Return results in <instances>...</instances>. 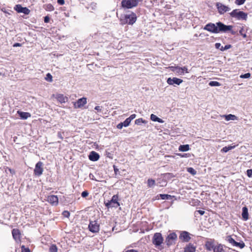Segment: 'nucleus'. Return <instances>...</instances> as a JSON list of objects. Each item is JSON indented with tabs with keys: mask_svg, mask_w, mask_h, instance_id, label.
Returning <instances> with one entry per match:
<instances>
[{
	"mask_svg": "<svg viewBox=\"0 0 252 252\" xmlns=\"http://www.w3.org/2000/svg\"><path fill=\"white\" fill-rule=\"evenodd\" d=\"M58 134L59 137H60L62 139H63V137H62V134L60 132H59Z\"/></svg>",
	"mask_w": 252,
	"mask_h": 252,
	"instance_id": "obj_59",
	"label": "nucleus"
},
{
	"mask_svg": "<svg viewBox=\"0 0 252 252\" xmlns=\"http://www.w3.org/2000/svg\"><path fill=\"white\" fill-rule=\"evenodd\" d=\"M150 118L153 121L163 123V121L161 119L158 118L156 115L153 114L151 115Z\"/></svg>",
	"mask_w": 252,
	"mask_h": 252,
	"instance_id": "obj_25",
	"label": "nucleus"
},
{
	"mask_svg": "<svg viewBox=\"0 0 252 252\" xmlns=\"http://www.w3.org/2000/svg\"><path fill=\"white\" fill-rule=\"evenodd\" d=\"M214 252H224L223 246L220 244L214 247Z\"/></svg>",
	"mask_w": 252,
	"mask_h": 252,
	"instance_id": "obj_26",
	"label": "nucleus"
},
{
	"mask_svg": "<svg viewBox=\"0 0 252 252\" xmlns=\"http://www.w3.org/2000/svg\"><path fill=\"white\" fill-rule=\"evenodd\" d=\"M49 8L51 10H53V6L51 5H49Z\"/></svg>",
	"mask_w": 252,
	"mask_h": 252,
	"instance_id": "obj_61",
	"label": "nucleus"
},
{
	"mask_svg": "<svg viewBox=\"0 0 252 252\" xmlns=\"http://www.w3.org/2000/svg\"><path fill=\"white\" fill-rule=\"evenodd\" d=\"M220 44L219 43H217L215 44V47L217 48V49H219L220 46Z\"/></svg>",
	"mask_w": 252,
	"mask_h": 252,
	"instance_id": "obj_52",
	"label": "nucleus"
},
{
	"mask_svg": "<svg viewBox=\"0 0 252 252\" xmlns=\"http://www.w3.org/2000/svg\"><path fill=\"white\" fill-rule=\"evenodd\" d=\"M196 250V248L193 245L191 244H189L187 246L184 248L185 252H195Z\"/></svg>",
	"mask_w": 252,
	"mask_h": 252,
	"instance_id": "obj_20",
	"label": "nucleus"
},
{
	"mask_svg": "<svg viewBox=\"0 0 252 252\" xmlns=\"http://www.w3.org/2000/svg\"><path fill=\"white\" fill-rule=\"evenodd\" d=\"M222 117H224L226 121H228L230 120H238V118L237 116H236L232 114H229V115H224L222 116H221Z\"/></svg>",
	"mask_w": 252,
	"mask_h": 252,
	"instance_id": "obj_21",
	"label": "nucleus"
},
{
	"mask_svg": "<svg viewBox=\"0 0 252 252\" xmlns=\"http://www.w3.org/2000/svg\"><path fill=\"white\" fill-rule=\"evenodd\" d=\"M231 29H232V28ZM228 31H230V32L231 33V34H233V35H234V34H235L236 33V32H237L234 31H233V30H229Z\"/></svg>",
	"mask_w": 252,
	"mask_h": 252,
	"instance_id": "obj_54",
	"label": "nucleus"
},
{
	"mask_svg": "<svg viewBox=\"0 0 252 252\" xmlns=\"http://www.w3.org/2000/svg\"><path fill=\"white\" fill-rule=\"evenodd\" d=\"M87 103V98L86 97H82L74 103V107L75 108H81L86 104Z\"/></svg>",
	"mask_w": 252,
	"mask_h": 252,
	"instance_id": "obj_11",
	"label": "nucleus"
},
{
	"mask_svg": "<svg viewBox=\"0 0 252 252\" xmlns=\"http://www.w3.org/2000/svg\"><path fill=\"white\" fill-rule=\"evenodd\" d=\"M12 234L15 240H18L20 239V233L18 229H13L12 231Z\"/></svg>",
	"mask_w": 252,
	"mask_h": 252,
	"instance_id": "obj_23",
	"label": "nucleus"
},
{
	"mask_svg": "<svg viewBox=\"0 0 252 252\" xmlns=\"http://www.w3.org/2000/svg\"><path fill=\"white\" fill-rule=\"evenodd\" d=\"M46 80L49 82H52V76L50 73H47L46 75V76L45 77Z\"/></svg>",
	"mask_w": 252,
	"mask_h": 252,
	"instance_id": "obj_39",
	"label": "nucleus"
},
{
	"mask_svg": "<svg viewBox=\"0 0 252 252\" xmlns=\"http://www.w3.org/2000/svg\"><path fill=\"white\" fill-rule=\"evenodd\" d=\"M7 169L8 170V171L10 172V173L13 175V174H15V171L13 169H11V168H7Z\"/></svg>",
	"mask_w": 252,
	"mask_h": 252,
	"instance_id": "obj_50",
	"label": "nucleus"
},
{
	"mask_svg": "<svg viewBox=\"0 0 252 252\" xmlns=\"http://www.w3.org/2000/svg\"><path fill=\"white\" fill-rule=\"evenodd\" d=\"M135 117H136V115L135 114H132L129 117H128V119L130 120V121H131Z\"/></svg>",
	"mask_w": 252,
	"mask_h": 252,
	"instance_id": "obj_48",
	"label": "nucleus"
},
{
	"mask_svg": "<svg viewBox=\"0 0 252 252\" xmlns=\"http://www.w3.org/2000/svg\"><path fill=\"white\" fill-rule=\"evenodd\" d=\"M52 96L57 99L61 103H65L68 100V97L64 96L63 94H54L52 95Z\"/></svg>",
	"mask_w": 252,
	"mask_h": 252,
	"instance_id": "obj_16",
	"label": "nucleus"
},
{
	"mask_svg": "<svg viewBox=\"0 0 252 252\" xmlns=\"http://www.w3.org/2000/svg\"><path fill=\"white\" fill-rule=\"evenodd\" d=\"M90 160L92 161H97L99 158V155L94 151H92L89 156Z\"/></svg>",
	"mask_w": 252,
	"mask_h": 252,
	"instance_id": "obj_18",
	"label": "nucleus"
},
{
	"mask_svg": "<svg viewBox=\"0 0 252 252\" xmlns=\"http://www.w3.org/2000/svg\"><path fill=\"white\" fill-rule=\"evenodd\" d=\"M179 238L183 241L188 242L190 239L189 234L187 231H183L180 236Z\"/></svg>",
	"mask_w": 252,
	"mask_h": 252,
	"instance_id": "obj_17",
	"label": "nucleus"
},
{
	"mask_svg": "<svg viewBox=\"0 0 252 252\" xmlns=\"http://www.w3.org/2000/svg\"><path fill=\"white\" fill-rule=\"evenodd\" d=\"M169 68L171 71L174 72L177 75H182L184 74V73H188V70L187 67L184 66L181 67L178 66H169Z\"/></svg>",
	"mask_w": 252,
	"mask_h": 252,
	"instance_id": "obj_5",
	"label": "nucleus"
},
{
	"mask_svg": "<svg viewBox=\"0 0 252 252\" xmlns=\"http://www.w3.org/2000/svg\"><path fill=\"white\" fill-rule=\"evenodd\" d=\"M183 82V80L176 77H174L173 78H168L167 80V83L170 85H173L174 84L179 85Z\"/></svg>",
	"mask_w": 252,
	"mask_h": 252,
	"instance_id": "obj_13",
	"label": "nucleus"
},
{
	"mask_svg": "<svg viewBox=\"0 0 252 252\" xmlns=\"http://www.w3.org/2000/svg\"><path fill=\"white\" fill-rule=\"evenodd\" d=\"M233 246L239 247L241 249H242V248H244V247L245 246V244L243 241H242L241 242H237L236 241H235V242Z\"/></svg>",
	"mask_w": 252,
	"mask_h": 252,
	"instance_id": "obj_28",
	"label": "nucleus"
},
{
	"mask_svg": "<svg viewBox=\"0 0 252 252\" xmlns=\"http://www.w3.org/2000/svg\"><path fill=\"white\" fill-rule=\"evenodd\" d=\"M89 194V193L87 191H84L81 193V196L83 197H87Z\"/></svg>",
	"mask_w": 252,
	"mask_h": 252,
	"instance_id": "obj_42",
	"label": "nucleus"
},
{
	"mask_svg": "<svg viewBox=\"0 0 252 252\" xmlns=\"http://www.w3.org/2000/svg\"><path fill=\"white\" fill-rule=\"evenodd\" d=\"M225 240L229 243H230L232 246L234 244L235 241L230 236H228L226 237Z\"/></svg>",
	"mask_w": 252,
	"mask_h": 252,
	"instance_id": "obj_31",
	"label": "nucleus"
},
{
	"mask_svg": "<svg viewBox=\"0 0 252 252\" xmlns=\"http://www.w3.org/2000/svg\"><path fill=\"white\" fill-rule=\"evenodd\" d=\"M58 3L60 5H63L64 3V0H58Z\"/></svg>",
	"mask_w": 252,
	"mask_h": 252,
	"instance_id": "obj_49",
	"label": "nucleus"
},
{
	"mask_svg": "<svg viewBox=\"0 0 252 252\" xmlns=\"http://www.w3.org/2000/svg\"><path fill=\"white\" fill-rule=\"evenodd\" d=\"M242 218L245 220H247L249 219L248 209L246 207L242 208Z\"/></svg>",
	"mask_w": 252,
	"mask_h": 252,
	"instance_id": "obj_22",
	"label": "nucleus"
},
{
	"mask_svg": "<svg viewBox=\"0 0 252 252\" xmlns=\"http://www.w3.org/2000/svg\"><path fill=\"white\" fill-rule=\"evenodd\" d=\"M247 174L248 177H252V169H248L247 171Z\"/></svg>",
	"mask_w": 252,
	"mask_h": 252,
	"instance_id": "obj_43",
	"label": "nucleus"
},
{
	"mask_svg": "<svg viewBox=\"0 0 252 252\" xmlns=\"http://www.w3.org/2000/svg\"><path fill=\"white\" fill-rule=\"evenodd\" d=\"M243 31H244V27H242L241 28V29L239 31V33L240 34H242V33H243Z\"/></svg>",
	"mask_w": 252,
	"mask_h": 252,
	"instance_id": "obj_53",
	"label": "nucleus"
},
{
	"mask_svg": "<svg viewBox=\"0 0 252 252\" xmlns=\"http://www.w3.org/2000/svg\"><path fill=\"white\" fill-rule=\"evenodd\" d=\"M118 198L119 196L118 195H113L111 200L105 203V206L107 208H117L120 206V204L118 202Z\"/></svg>",
	"mask_w": 252,
	"mask_h": 252,
	"instance_id": "obj_6",
	"label": "nucleus"
},
{
	"mask_svg": "<svg viewBox=\"0 0 252 252\" xmlns=\"http://www.w3.org/2000/svg\"><path fill=\"white\" fill-rule=\"evenodd\" d=\"M1 73L0 72V75H1Z\"/></svg>",
	"mask_w": 252,
	"mask_h": 252,
	"instance_id": "obj_62",
	"label": "nucleus"
},
{
	"mask_svg": "<svg viewBox=\"0 0 252 252\" xmlns=\"http://www.w3.org/2000/svg\"><path fill=\"white\" fill-rule=\"evenodd\" d=\"M63 215L65 217H68L70 215V213L68 211H64L63 213Z\"/></svg>",
	"mask_w": 252,
	"mask_h": 252,
	"instance_id": "obj_44",
	"label": "nucleus"
},
{
	"mask_svg": "<svg viewBox=\"0 0 252 252\" xmlns=\"http://www.w3.org/2000/svg\"><path fill=\"white\" fill-rule=\"evenodd\" d=\"M159 195L161 197V198L162 199H163V200H164V199H171L173 197H174V196H171L170 195L164 194H160Z\"/></svg>",
	"mask_w": 252,
	"mask_h": 252,
	"instance_id": "obj_29",
	"label": "nucleus"
},
{
	"mask_svg": "<svg viewBox=\"0 0 252 252\" xmlns=\"http://www.w3.org/2000/svg\"><path fill=\"white\" fill-rule=\"evenodd\" d=\"M141 123L147 124V121L143 120L142 118H139V119H136L135 121V124L137 125H140Z\"/></svg>",
	"mask_w": 252,
	"mask_h": 252,
	"instance_id": "obj_30",
	"label": "nucleus"
},
{
	"mask_svg": "<svg viewBox=\"0 0 252 252\" xmlns=\"http://www.w3.org/2000/svg\"><path fill=\"white\" fill-rule=\"evenodd\" d=\"M21 44L19 43H16L13 45L14 47L21 46Z\"/></svg>",
	"mask_w": 252,
	"mask_h": 252,
	"instance_id": "obj_56",
	"label": "nucleus"
},
{
	"mask_svg": "<svg viewBox=\"0 0 252 252\" xmlns=\"http://www.w3.org/2000/svg\"><path fill=\"white\" fill-rule=\"evenodd\" d=\"M50 252H57L58 249L55 245H52L49 249Z\"/></svg>",
	"mask_w": 252,
	"mask_h": 252,
	"instance_id": "obj_34",
	"label": "nucleus"
},
{
	"mask_svg": "<svg viewBox=\"0 0 252 252\" xmlns=\"http://www.w3.org/2000/svg\"><path fill=\"white\" fill-rule=\"evenodd\" d=\"M163 238L159 233H156L154 234L153 239V243L156 246L160 245L163 242Z\"/></svg>",
	"mask_w": 252,
	"mask_h": 252,
	"instance_id": "obj_8",
	"label": "nucleus"
},
{
	"mask_svg": "<svg viewBox=\"0 0 252 252\" xmlns=\"http://www.w3.org/2000/svg\"><path fill=\"white\" fill-rule=\"evenodd\" d=\"M155 185V181L153 179L148 180V186L149 187H152Z\"/></svg>",
	"mask_w": 252,
	"mask_h": 252,
	"instance_id": "obj_35",
	"label": "nucleus"
},
{
	"mask_svg": "<svg viewBox=\"0 0 252 252\" xmlns=\"http://www.w3.org/2000/svg\"><path fill=\"white\" fill-rule=\"evenodd\" d=\"M245 1L246 0H236L235 3L237 5H240L243 4Z\"/></svg>",
	"mask_w": 252,
	"mask_h": 252,
	"instance_id": "obj_40",
	"label": "nucleus"
},
{
	"mask_svg": "<svg viewBox=\"0 0 252 252\" xmlns=\"http://www.w3.org/2000/svg\"><path fill=\"white\" fill-rule=\"evenodd\" d=\"M22 252H31L29 248H26L24 246L21 247Z\"/></svg>",
	"mask_w": 252,
	"mask_h": 252,
	"instance_id": "obj_41",
	"label": "nucleus"
},
{
	"mask_svg": "<svg viewBox=\"0 0 252 252\" xmlns=\"http://www.w3.org/2000/svg\"><path fill=\"white\" fill-rule=\"evenodd\" d=\"M230 16L237 20L246 21L248 18V14L239 9H236L233 10L229 13Z\"/></svg>",
	"mask_w": 252,
	"mask_h": 252,
	"instance_id": "obj_3",
	"label": "nucleus"
},
{
	"mask_svg": "<svg viewBox=\"0 0 252 252\" xmlns=\"http://www.w3.org/2000/svg\"><path fill=\"white\" fill-rule=\"evenodd\" d=\"M177 238V235L175 233L169 234L166 239V242L167 245H172L174 241L176 240Z\"/></svg>",
	"mask_w": 252,
	"mask_h": 252,
	"instance_id": "obj_14",
	"label": "nucleus"
},
{
	"mask_svg": "<svg viewBox=\"0 0 252 252\" xmlns=\"http://www.w3.org/2000/svg\"><path fill=\"white\" fill-rule=\"evenodd\" d=\"M17 113L19 114L21 118L24 120L27 119L28 118H30L31 116V114L28 112H24L18 111Z\"/></svg>",
	"mask_w": 252,
	"mask_h": 252,
	"instance_id": "obj_19",
	"label": "nucleus"
},
{
	"mask_svg": "<svg viewBox=\"0 0 252 252\" xmlns=\"http://www.w3.org/2000/svg\"><path fill=\"white\" fill-rule=\"evenodd\" d=\"M88 227L89 230L93 233L97 232L99 230V225L95 220L91 221Z\"/></svg>",
	"mask_w": 252,
	"mask_h": 252,
	"instance_id": "obj_10",
	"label": "nucleus"
},
{
	"mask_svg": "<svg viewBox=\"0 0 252 252\" xmlns=\"http://www.w3.org/2000/svg\"><path fill=\"white\" fill-rule=\"evenodd\" d=\"M209 85L210 86H220V84L217 81H212L209 82Z\"/></svg>",
	"mask_w": 252,
	"mask_h": 252,
	"instance_id": "obj_33",
	"label": "nucleus"
},
{
	"mask_svg": "<svg viewBox=\"0 0 252 252\" xmlns=\"http://www.w3.org/2000/svg\"><path fill=\"white\" fill-rule=\"evenodd\" d=\"M189 150V146L188 144L181 145L179 147V150L181 152H186Z\"/></svg>",
	"mask_w": 252,
	"mask_h": 252,
	"instance_id": "obj_24",
	"label": "nucleus"
},
{
	"mask_svg": "<svg viewBox=\"0 0 252 252\" xmlns=\"http://www.w3.org/2000/svg\"><path fill=\"white\" fill-rule=\"evenodd\" d=\"M216 7L218 10V12L220 14H222L227 11L230 10V8L221 3L217 2L216 3Z\"/></svg>",
	"mask_w": 252,
	"mask_h": 252,
	"instance_id": "obj_7",
	"label": "nucleus"
},
{
	"mask_svg": "<svg viewBox=\"0 0 252 252\" xmlns=\"http://www.w3.org/2000/svg\"><path fill=\"white\" fill-rule=\"evenodd\" d=\"M178 155L180 156L181 157H187V154H184V155H182L181 154H178Z\"/></svg>",
	"mask_w": 252,
	"mask_h": 252,
	"instance_id": "obj_55",
	"label": "nucleus"
},
{
	"mask_svg": "<svg viewBox=\"0 0 252 252\" xmlns=\"http://www.w3.org/2000/svg\"><path fill=\"white\" fill-rule=\"evenodd\" d=\"M187 171L192 175L196 174V171L192 167L188 168Z\"/></svg>",
	"mask_w": 252,
	"mask_h": 252,
	"instance_id": "obj_36",
	"label": "nucleus"
},
{
	"mask_svg": "<svg viewBox=\"0 0 252 252\" xmlns=\"http://www.w3.org/2000/svg\"><path fill=\"white\" fill-rule=\"evenodd\" d=\"M49 18L48 16H46L44 17V22L45 23H48L49 22Z\"/></svg>",
	"mask_w": 252,
	"mask_h": 252,
	"instance_id": "obj_51",
	"label": "nucleus"
},
{
	"mask_svg": "<svg viewBox=\"0 0 252 252\" xmlns=\"http://www.w3.org/2000/svg\"><path fill=\"white\" fill-rule=\"evenodd\" d=\"M95 110H97V111L101 112L102 109V106H96L94 108Z\"/></svg>",
	"mask_w": 252,
	"mask_h": 252,
	"instance_id": "obj_45",
	"label": "nucleus"
},
{
	"mask_svg": "<svg viewBox=\"0 0 252 252\" xmlns=\"http://www.w3.org/2000/svg\"><path fill=\"white\" fill-rule=\"evenodd\" d=\"M250 77H251V74L250 73H247L245 74H242L240 76V77L242 79L249 78Z\"/></svg>",
	"mask_w": 252,
	"mask_h": 252,
	"instance_id": "obj_38",
	"label": "nucleus"
},
{
	"mask_svg": "<svg viewBox=\"0 0 252 252\" xmlns=\"http://www.w3.org/2000/svg\"><path fill=\"white\" fill-rule=\"evenodd\" d=\"M241 35L243 36V37L244 38H246V37H247V35H246V33H242V34H241Z\"/></svg>",
	"mask_w": 252,
	"mask_h": 252,
	"instance_id": "obj_60",
	"label": "nucleus"
},
{
	"mask_svg": "<svg viewBox=\"0 0 252 252\" xmlns=\"http://www.w3.org/2000/svg\"><path fill=\"white\" fill-rule=\"evenodd\" d=\"M124 126L123 124V123H120L117 126V127L118 129H122Z\"/></svg>",
	"mask_w": 252,
	"mask_h": 252,
	"instance_id": "obj_47",
	"label": "nucleus"
},
{
	"mask_svg": "<svg viewBox=\"0 0 252 252\" xmlns=\"http://www.w3.org/2000/svg\"><path fill=\"white\" fill-rule=\"evenodd\" d=\"M236 146L235 145H234V146H228V147H223L221 150V152H223V153H226L228 151H229V150H231L232 149H233L235 148Z\"/></svg>",
	"mask_w": 252,
	"mask_h": 252,
	"instance_id": "obj_27",
	"label": "nucleus"
},
{
	"mask_svg": "<svg viewBox=\"0 0 252 252\" xmlns=\"http://www.w3.org/2000/svg\"><path fill=\"white\" fill-rule=\"evenodd\" d=\"M58 197L56 195H51L47 197V201L53 206L58 204Z\"/></svg>",
	"mask_w": 252,
	"mask_h": 252,
	"instance_id": "obj_15",
	"label": "nucleus"
},
{
	"mask_svg": "<svg viewBox=\"0 0 252 252\" xmlns=\"http://www.w3.org/2000/svg\"><path fill=\"white\" fill-rule=\"evenodd\" d=\"M14 9L18 13H23L28 15L30 13V10L27 7H23L20 4H17L14 7Z\"/></svg>",
	"mask_w": 252,
	"mask_h": 252,
	"instance_id": "obj_12",
	"label": "nucleus"
},
{
	"mask_svg": "<svg viewBox=\"0 0 252 252\" xmlns=\"http://www.w3.org/2000/svg\"><path fill=\"white\" fill-rule=\"evenodd\" d=\"M136 14L133 12H131L129 14H125L123 17H122L120 21L123 25L126 24L133 25L136 22Z\"/></svg>",
	"mask_w": 252,
	"mask_h": 252,
	"instance_id": "obj_2",
	"label": "nucleus"
},
{
	"mask_svg": "<svg viewBox=\"0 0 252 252\" xmlns=\"http://www.w3.org/2000/svg\"><path fill=\"white\" fill-rule=\"evenodd\" d=\"M198 213L201 215H204L205 212L204 211H202V210H199L198 211Z\"/></svg>",
	"mask_w": 252,
	"mask_h": 252,
	"instance_id": "obj_57",
	"label": "nucleus"
},
{
	"mask_svg": "<svg viewBox=\"0 0 252 252\" xmlns=\"http://www.w3.org/2000/svg\"><path fill=\"white\" fill-rule=\"evenodd\" d=\"M233 28L231 25H225L220 22L216 23V24L213 23H209L207 24L204 28L205 30L214 33L219 32H226L229 30H231Z\"/></svg>",
	"mask_w": 252,
	"mask_h": 252,
	"instance_id": "obj_1",
	"label": "nucleus"
},
{
	"mask_svg": "<svg viewBox=\"0 0 252 252\" xmlns=\"http://www.w3.org/2000/svg\"><path fill=\"white\" fill-rule=\"evenodd\" d=\"M130 122L131 121H130V120L127 118L124 122H123V124L125 127H127L129 125Z\"/></svg>",
	"mask_w": 252,
	"mask_h": 252,
	"instance_id": "obj_37",
	"label": "nucleus"
},
{
	"mask_svg": "<svg viewBox=\"0 0 252 252\" xmlns=\"http://www.w3.org/2000/svg\"><path fill=\"white\" fill-rule=\"evenodd\" d=\"M126 252H138L137 251H136V250H130L127 251Z\"/></svg>",
	"mask_w": 252,
	"mask_h": 252,
	"instance_id": "obj_58",
	"label": "nucleus"
},
{
	"mask_svg": "<svg viewBox=\"0 0 252 252\" xmlns=\"http://www.w3.org/2000/svg\"><path fill=\"white\" fill-rule=\"evenodd\" d=\"M43 171V163L41 161H39L35 165L34 169V173L35 175L39 176L42 174Z\"/></svg>",
	"mask_w": 252,
	"mask_h": 252,
	"instance_id": "obj_9",
	"label": "nucleus"
},
{
	"mask_svg": "<svg viewBox=\"0 0 252 252\" xmlns=\"http://www.w3.org/2000/svg\"><path fill=\"white\" fill-rule=\"evenodd\" d=\"M230 46H231L230 45H226L224 48L222 46L221 48L220 49V50L221 51H223L224 50L228 49H229L230 47Z\"/></svg>",
	"mask_w": 252,
	"mask_h": 252,
	"instance_id": "obj_46",
	"label": "nucleus"
},
{
	"mask_svg": "<svg viewBox=\"0 0 252 252\" xmlns=\"http://www.w3.org/2000/svg\"><path fill=\"white\" fill-rule=\"evenodd\" d=\"M206 249L208 251H211L212 249L214 250V247L213 244L211 242H207L205 244Z\"/></svg>",
	"mask_w": 252,
	"mask_h": 252,
	"instance_id": "obj_32",
	"label": "nucleus"
},
{
	"mask_svg": "<svg viewBox=\"0 0 252 252\" xmlns=\"http://www.w3.org/2000/svg\"><path fill=\"white\" fill-rule=\"evenodd\" d=\"M139 2V0H122V6L124 8H132L136 6Z\"/></svg>",
	"mask_w": 252,
	"mask_h": 252,
	"instance_id": "obj_4",
	"label": "nucleus"
}]
</instances>
